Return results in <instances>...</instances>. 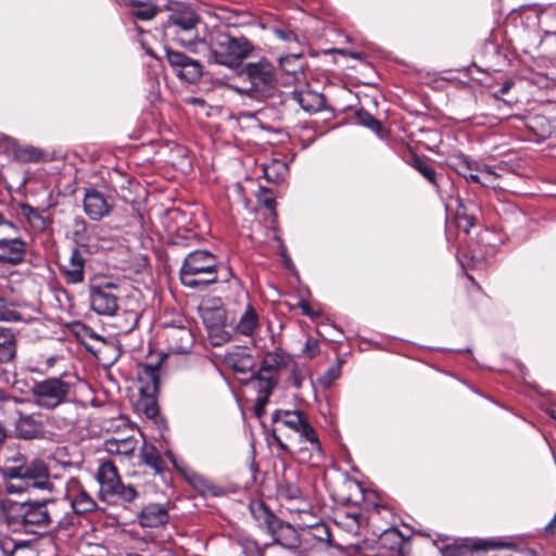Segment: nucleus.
Masks as SVG:
<instances>
[{"mask_svg":"<svg viewBox=\"0 0 556 556\" xmlns=\"http://www.w3.org/2000/svg\"><path fill=\"white\" fill-rule=\"evenodd\" d=\"M77 379L68 374L35 381L31 389L33 402L42 409L54 410L74 403Z\"/></svg>","mask_w":556,"mask_h":556,"instance_id":"nucleus-1","label":"nucleus"},{"mask_svg":"<svg viewBox=\"0 0 556 556\" xmlns=\"http://www.w3.org/2000/svg\"><path fill=\"white\" fill-rule=\"evenodd\" d=\"M238 78L242 80V84L232 86V88L253 99L271 96L278 83L275 66L266 59L247 63L238 72Z\"/></svg>","mask_w":556,"mask_h":556,"instance_id":"nucleus-2","label":"nucleus"},{"mask_svg":"<svg viewBox=\"0 0 556 556\" xmlns=\"http://www.w3.org/2000/svg\"><path fill=\"white\" fill-rule=\"evenodd\" d=\"M2 472L8 493H23L29 488L52 490L48 468L42 460H33L25 465L5 467Z\"/></svg>","mask_w":556,"mask_h":556,"instance_id":"nucleus-3","label":"nucleus"},{"mask_svg":"<svg viewBox=\"0 0 556 556\" xmlns=\"http://www.w3.org/2000/svg\"><path fill=\"white\" fill-rule=\"evenodd\" d=\"M211 270L225 271L222 280L227 281L232 276L230 268L219 266L217 257L206 250H195L190 252L179 270L181 283L188 288L202 289L208 286L210 280H195L192 277L198 274H208Z\"/></svg>","mask_w":556,"mask_h":556,"instance_id":"nucleus-4","label":"nucleus"},{"mask_svg":"<svg viewBox=\"0 0 556 556\" xmlns=\"http://www.w3.org/2000/svg\"><path fill=\"white\" fill-rule=\"evenodd\" d=\"M251 513L257 520L258 526L271 535L274 544H278L288 549L299 547L300 536L295 528L280 520L275 514L267 509L262 502L252 504Z\"/></svg>","mask_w":556,"mask_h":556,"instance_id":"nucleus-5","label":"nucleus"},{"mask_svg":"<svg viewBox=\"0 0 556 556\" xmlns=\"http://www.w3.org/2000/svg\"><path fill=\"white\" fill-rule=\"evenodd\" d=\"M253 51V45L244 37L220 34L211 43V59L230 68L239 67Z\"/></svg>","mask_w":556,"mask_h":556,"instance_id":"nucleus-6","label":"nucleus"},{"mask_svg":"<svg viewBox=\"0 0 556 556\" xmlns=\"http://www.w3.org/2000/svg\"><path fill=\"white\" fill-rule=\"evenodd\" d=\"M91 308L99 315L113 316L118 309V287L113 282L91 285Z\"/></svg>","mask_w":556,"mask_h":556,"instance_id":"nucleus-7","label":"nucleus"},{"mask_svg":"<svg viewBox=\"0 0 556 556\" xmlns=\"http://www.w3.org/2000/svg\"><path fill=\"white\" fill-rule=\"evenodd\" d=\"M198 16L192 10H184L172 14L167 22V31L174 34L176 40L185 46L190 47L197 37L195 25Z\"/></svg>","mask_w":556,"mask_h":556,"instance_id":"nucleus-8","label":"nucleus"},{"mask_svg":"<svg viewBox=\"0 0 556 556\" xmlns=\"http://www.w3.org/2000/svg\"><path fill=\"white\" fill-rule=\"evenodd\" d=\"M64 496L70 503L71 511L74 513L77 523L79 522V516L97 509L96 501L76 478L67 480Z\"/></svg>","mask_w":556,"mask_h":556,"instance_id":"nucleus-9","label":"nucleus"},{"mask_svg":"<svg viewBox=\"0 0 556 556\" xmlns=\"http://www.w3.org/2000/svg\"><path fill=\"white\" fill-rule=\"evenodd\" d=\"M166 58L173 71L187 83H195L202 76V65L182 52L165 48Z\"/></svg>","mask_w":556,"mask_h":556,"instance_id":"nucleus-10","label":"nucleus"},{"mask_svg":"<svg viewBox=\"0 0 556 556\" xmlns=\"http://www.w3.org/2000/svg\"><path fill=\"white\" fill-rule=\"evenodd\" d=\"M48 525H54L58 530H68L77 525L74 513L71 511L70 503L63 495L60 498H45Z\"/></svg>","mask_w":556,"mask_h":556,"instance_id":"nucleus-11","label":"nucleus"},{"mask_svg":"<svg viewBox=\"0 0 556 556\" xmlns=\"http://www.w3.org/2000/svg\"><path fill=\"white\" fill-rule=\"evenodd\" d=\"M168 353L187 354L194 344L192 331L184 325L166 326L163 332Z\"/></svg>","mask_w":556,"mask_h":556,"instance_id":"nucleus-12","label":"nucleus"},{"mask_svg":"<svg viewBox=\"0 0 556 556\" xmlns=\"http://www.w3.org/2000/svg\"><path fill=\"white\" fill-rule=\"evenodd\" d=\"M27 243L21 238L20 231L8 230L7 237L0 238V263L18 265L26 256Z\"/></svg>","mask_w":556,"mask_h":556,"instance_id":"nucleus-13","label":"nucleus"},{"mask_svg":"<svg viewBox=\"0 0 556 556\" xmlns=\"http://www.w3.org/2000/svg\"><path fill=\"white\" fill-rule=\"evenodd\" d=\"M10 409L16 416V419L14 420V432L17 438L33 440L43 435L45 426L38 415L24 414L13 405Z\"/></svg>","mask_w":556,"mask_h":556,"instance_id":"nucleus-14","label":"nucleus"},{"mask_svg":"<svg viewBox=\"0 0 556 556\" xmlns=\"http://www.w3.org/2000/svg\"><path fill=\"white\" fill-rule=\"evenodd\" d=\"M84 211L92 220H101L113 210V202L104 193L94 188H88L84 195Z\"/></svg>","mask_w":556,"mask_h":556,"instance_id":"nucleus-15","label":"nucleus"},{"mask_svg":"<svg viewBox=\"0 0 556 556\" xmlns=\"http://www.w3.org/2000/svg\"><path fill=\"white\" fill-rule=\"evenodd\" d=\"M85 263L83 252L72 249L68 260L60 264V273L67 285H77L84 281Z\"/></svg>","mask_w":556,"mask_h":556,"instance_id":"nucleus-16","label":"nucleus"},{"mask_svg":"<svg viewBox=\"0 0 556 556\" xmlns=\"http://www.w3.org/2000/svg\"><path fill=\"white\" fill-rule=\"evenodd\" d=\"M97 480L100 484V494L104 500L114 496L116 488L122 482L117 468L112 462H104L99 466Z\"/></svg>","mask_w":556,"mask_h":556,"instance_id":"nucleus-17","label":"nucleus"},{"mask_svg":"<svg viewBox=\"0 0 556 556\" xmlns=\"http://www.w3.org/2000/svg\"><path fill=\"white\" fill-rule=\"evenodd\" d=\"M159 371V364H146L138 367V390L141 396L151 397V395H156L160 384Z\"/></svg>","mask_w":556,"mask_h":556,"instance_id":"nucleus-18","label":"nucleus"},{"mask_svg":"<svg viewBox=\"0 0 556 556\" xmlns=\"http://www.w3.org/2000/svg\"><path fill=\"white\" fill-rule=\"evenodd\" d=\"M201 318L208 330L212 343L219 345L225 340L224 334L219 333L225 325V312L220 308L204 307L201 309Z\"/></svg>","mask_w":556,"mask_h":556,"instance_id":"nucleus-19","label":"nucleus"},{"mask_svg":"<svg viewBox=\"0 0 556 556\" xmlns=\"http://www.w3.org/2000/svg\"><path fill=\"white\" fill-rule=\"evenodd\" d=\"M0 149L12 154L21 162H36L40 159V152L33 147L21 146L15 139L0 132Z\"/></svg>","mask_w":556,"mask_h":556,"instance_id":"nucleus-20","label":"nucleus"},{"mask_svg":"<svg viewBox=\"0 0 556 556\" xmlns=\"http://www.w3.org/2000/svg\"><path fill=\"white\" fill-rule=\"evenodd\" d=\"M276 383L277 378H273L268 375H260L257 372L252 377L251 384L257 392V397L255 400V412L257 415H261L264 412Z\"/></svg>","mask_w":556,"mask_h":556,"instance_id":"nucleus-21","label":"nucleus"},{"mask_svg":"<svg viewBox=\"0 0 556 556\" xmlns=\"http://www.w3.org/2000/svg\"><path fill=\"white\" fill-rule=\"evenodd\" d=\"M26 502H15L9 498L0 501V509L5 522L14 530H21L24 527V514L26 513Z\"/></svg>","mask_w":556,"mask_h":556,"instance_id":"nucleus-22","label":"nucleus"},{"mask_svg":"<svg viewBox=\"0 0 556 556\" xmlns=\"http://www.w3.org/2000/svg\"><path fill=\"white\" fill-rule=\"evenodd\" d=\"M225 364L237 372L245 374L254 368L253 356L244 349L235 348L224 355Z\"/></svg>","mask_w":556,"mask_h":556,"instance_id":"nucleus-23","label":"nucleus"},{"mask_svg":"<svg viewBox=\"0 0 556 556\" xmlns=\"http://www.w3.org/2000/svg\"><path fill=\"white\" fill-rule=\"evenodd\" d=\"M48 515L45 500L27 501L26 513L24 514V529L28 527H48Z\"/></svg>","mask_w":556,"mask_h":556,"instance_id":"nucleus-24","label":"nucleus"},{"mask_svg":"<svg viewBox=\"0 0 556 556\" xmlns=\"http://www.w3.org/2000/svg\"><path fill=\"white\" fill-rule=\"evenodd\" d=\"M16 332L12 328L0 326V364L13 362L16 357Z\"/></svg>","mask_w":556,"mask_h":556,"instance_id":"nucleus-25","label":"nucleus"},{"mask_svg":"<svg viewBox=\"0 0 556 556\" xmlns=\"http://www.w3.org/2000/svg\"><path fill=\"white\" fill-rule=\"evenodd\" d=\"M139 521L142 527L148 528L164 526L168 521L167 509L159 504H149L142 508Z\"/></svg>","mask_w":556,"mask_h":556,"instance_id":"nucleus-26","label":"nucleus"},{"mask_svg":"<svg viewBox=\"0 0 556 556\" xmlns=\"http://www.w3.org/2000/svg\"><path fill=\"white\" fill-rule=\"evenodd\" d=\"M511 547L513 544H503L497 542H481L477 543L472 546V548L468 547L464 544H450L442 548V556H471L472 549H495L498 547Z\"/></svg>","mask_w":556,"mask_h":556,"instance_id":"nucleus-27","label":"nucleus"},{"mask_svg":"<svg viewBox=\"0 0 556 556\" xmlns=\"http://www.w3.org/2000/svg\"><path fill=\"white\" fill-rule=\"evenodd\" d=\"M293 100L307 113L319 112L325 105V99L320 93L302 90L293 93Z\"/></svg>","mask_w":556,"mask_h":556,"instance_id":"nucleus-28","label":"nucleus"},{"mask_svg":"<svg viewBox=\"0 0 556 556\" xmlns=\"http://www.w3.org/2000/svg\"><path fill=\"white\" fill-rule=\"evenodd\" d=\"M258 326L260 319L256 311L251 305H248L244 313L239 318L235 329L236 332L242 336L252 337Z\"/></svg>","mask_w":556,"mask_h":556,"instance_id":"nucleus-29","label":"nucleus"},{"mask_svg":"<svg viewBox=\"0 0 556 556\" xmlns=\"http://www.w3.org/2000/svg\"><path fill=\"white\" fill-rule=\"evenodd\" d=\"M137 446V440L134 435L125 438H112L105 441V450L110 454L128 456L134 453Z\"/></svg>","mask_w":556,"mask_h":556,"instance_id":"nucleus-30","label":"nucleus"},{"mask_svg":"<svg viewBox=\"0 0 556 556\" xmlns=\"http://www.w3.org/2000/svg\"><path fill=\"white\" fill-rule=\"evenodd\" d=\"M140 458L143 464L149 466L155 473H161L165 469V463L159 451L152 445L144 443L140 450Z\"/></svg>","mask_w":556,"mask_h":556,"instance_id":"nucleus-31","label":"nucleus"},{"mask_svg":"<svg viewBox=\"0 0 556 556\" xmlns=\"http://www.w3.org/2000/svg\"><path fill=\"white\" fill-rule=\"evenodd\" d=\"M274 420L282 422L286 427L298 431L307 420L305 414L300 410H279L274 415Z\"/></svg>","mask_w":556,"mask_h":556,"instance_id":"nucleus-32","label":"nucleus"},{"mask_svg":"<svg viewBox=\"0 0 556 556\" xmlns=\"http://www.w3.org/2000/svg\"><path fill=\"white\" fill-rule=\"evenodd\" d=\"M29 321L24 314L18 309L17 304L12 301H7L0 296V323H18Z\"/></svg>","mask_w":556,"mask_h":556,"instance_id":"nucleus-33","label":"nucleus"},{"mask_svg":"<svg viewBox=\"0 0 556 556\" xmlns=\"http://www.w3.org/2000/svg\"><path fill=\"white\" fill-rule=\"evenodd\" d=\"M404 542V536L395 527L383 529L379 533V544L390 551H400Z\"/></svg>","mask_w":556,"mask_h":556,"instance_id":"nucleus-34","label":"nucleus"},{"mask_svg":"<svg viewBox=\"0 0 556 556\" xmlns=\"http://www.w3.org/2000/svg\"><path fill=\"white\" fill-rule=\"evenodd\" d=\"M77 414L75 409L66 412L62 415L60 412L53 413L47 417V424L60 431H68L76 422Z\"/></svg>","mask_w":556,"mask_h":556,"instance_id":"nucleus-35","label":"nucleus"},{"mask_svg":"<svg viewBox=\"0 0 556 556\" xmlns=\"http://www.w3.org/2000/svg\"><path fill=\"white\" fill-rule=\"evenodd\" d=\"M21 213L24 218L27 220L28 225L35 231H43L47 227V219L42 216V214L30 206L29 204L21 205Z\"/></svg>","mask_w":556,"mask_h":556,"instance_id":"nucleus-36","label":"nucleus"},{"mask_svg":"<svg viewBox=\"0 0 556 556\" xmlns=\"http://www.w3.org/2000/svg\"><path fill=\"white\" fill-rule=\"evenodd\" d=\"M455 170L466 180L476 182L479 180L480 167L465 156H459L454 165Z\"/></svg>","mask_w":556,"mask_h":556,"instance_id":"nucleus-37","label":"nucleus"},{"mask_svg":"<svg viewBox=\"0 0 556 556\" xmlns=\"http://www.w3.org/2000/svg\"><path fill=\"white\" fill-rule=\"evenodd\" d=\"M281 365V356L275 353H268L264 356L257 372L260 375H268L271 376L273 378H277V374Z\"/></svg>","mask_w":556,"mask_h":556,"instance_id":"nucleus-38","label":"nucleus"},{"mask_svg":"<svg viewBox=\"0 0 556 556\" xmlns=\"http://www.w3.org/2000/svg\"><path fill=\"white\" fill-rule=\"evenodd\" d=\"M409 164L417 172H419L430 184L437 186V173L426 159L414 154L412 156Z\"/></svg>","mask_w":556,"mask_h":556,"instance_id":"nucleus-39","label":"nucleus"},{"mask_svg":"<svg viewBox=\"0 0 556 556\" xmlns=\"http://www.w3.org/2000/svg\"><path fill=\"white\" fill-rule=\"evenodd\" d=\"M131 7L132 15L142 21L153 18L157 11L153 3L143 0H134Z\"/></svg>","mask_w":556,"mask_h":556,"instance_id":"nucleus-40","label":"nucleus"},{"mask_svg":"<svg viewBox=\"0 0 556 556\" xmlns=\"http://www.w3.org/2000/svg\"><path fill=\"white\" fill-rule=\"evenodd\" d=\"M301 494H303L301 489L290 482H282L277 490V496L281 505L293 500H299Z\"/></svg>","mask_w":556,"mask_h":556,"instance_id":"nucleus-41","label":"nucleus"},{"mask_svg":"<svg viewBox=\"0 0 556 556\" xmlns=\"http://www.w3.org/2000/svg\"><path fill=\"white\" fill-rule=\"evenodd\" d=\"M296 432L300 434L302 440L309 443L311 450L313 452L321 453V444L316 434V431L307 420L305 421L303 427H301Z\"/></svg>","mask_w":556,"mask_h":556,"instance_id":"nucleus-42","label":"nucleus"},{"mask_svg":"<svg viewBox=\"0 0 556 556\" xmlns=\"http://www.w3.org/2000/svg\"><path fill=\"white\" fill-rule=\"evenodd\" d=\"M73 237L76 242L85 244L87 243L88 237V227L86 220L77 216L73 220Z\"/></svg>","mask_w":556,"mask_h":556,"instance_id":"nucleus-43","label":"nucleus"},{"mask_svg":"<svg viewBox=\"0 0 556 556\" xmlns=\"http://www.w3.org/2000/svg\"><path fill=\"white\" fill-rule=\"evenodd\" d=\"M497 177L498 175L490 166L484 165L483 167H480L479 180L476 182L488 188H495V180Z\"/></svg>","mask_w":556,"mask_h":556,"instance_id":"nucleus-44","label":"nucleus"},{"mask_svg":"<svg viewBox=\"0 0 556 556\" xmlns=\"http://www.w3.org/2000/svg\"><path fill=\"white\" fill-rule=\"evenodd\" d=\"M290 513H298V514H304L308 513L311 509V504L304 496V494L300 495L299 500H293L291 502H287L286 504L281 505Z\"/></svg>","mask_w":556,"mask_h":556,"instance_id":"nucleus-45","label":"nucleus"},{"mask_svg":"<svg viewBox=\"0 0 556 556\" xmlns=\"http://www.w3.org/2000/svg\"><path fill=\"white\" fill-rule=\"evenodd\" d=\"M357 121L359 124L377 134L380 132L382 128L381 123L377 118L363 110L357 112Z\"/></svg>","mask_w":556,"mask_h":556,"instance_id":"nucleus-46","label":"nucleus"},{"mask_svg":"<svg viewBox=\"0 0 556 556\" xmlns=\"http://www.w3.org/2000/svg\"><path fill=\"white\" fill-rule=\"evenodd\" d=\"M116 489L114 496H117L125 503H131L138 497V492L132 485H125L121 482Z\"/></svg>","mask_w":556,"mask_h":556,"instance_id":"nucleus-47","label":"nucleus"},{"mask_svg":"<svg viewBox=\"0 0 556 556\" xmlns=\"http://www.w3.org/2000/svg\"><path fill=\"white\" fill-rule=\"evenodd\" d=\"M139 406L143 409L144 414L149 418H153L159 414V407L156 405L155 395H151V397L141 396Z\"/></svg>","mask_w":556,"mask_h":556,"instance_id":"nucleus-48","label":"nucleus"},{"mask_svg":"<svg viewBox=\"0 0 556 556\" xmlns=\"http://www.w3.org/2000/svg\"><path fill=\"white\" fill-rule=\"evenodd\" d=\"M26 401L21 397L10 396L2 388H0V407L5 404L8 408L16 406L17 404L25 403Z\"/></svg>","mask_w":556,"mask_h":556,"instance_id":"nucleus-49","label":"nucleus"},{"mask_svg":"<svg viewBox=\"0 0 556 556\" xmlns=\"http://www.w3.org/2000/svg\"><path fill=\"white\" fill-rule=\"evenodd\" d=\"M302 352L308 358L315 357L319 352L318 341L313 338H308Z\"/></svg>","mask_w":556,"mask_h":556,"instance_id":"nucleus-50","label":"nucleus"},{"mask_svg":"<svg viewBox=\"0 0 556 556\" xmlns=\"http://www.w3.org/2000/svg\"><path fill=\"white\" fill-rule=\"evenodd\" d=\"M241 546L245 556H263L260 547L254 541H243Z\"/></svg>","mask_w":556,"mask_h":556,"instance_id":"nucleus-51","label":"nucleus"},{"mask_svg":"<svg viewBox=\"0 0 556 556\" xmlns=\"http://www.w3.org/2000/svg\"><path fill=\"white\" fill-rule=\"evenodd\" d=\"M219 273L220 270H211L208 274H198L193 276L192 278L195 280H210L208 285L217 282L219 280Z\"/></svg>","mask_w":556,"mask_h":556,"instance_id":"nucleus-52","label":"nucleus"},{"mask_svg":"<svg viewBox=\"0 0 556 556\" xmlns=\"http://www.w3.org/2000/svg\"><path fill=\"white\" fill-rule=\"evenodd\" d=\"M345 523L351 528V530H357L359 527V516L356 514H346L344 516Z\"/></svg>","mask_w":556,"mask_h":556,"instance_id":"nucleus-53","label":"nucleus"},{"mask_svg":"<svg viewBox=\"0 0 556 556\" xmlns=\"http://www.w3.org/2000/svg\"><path fill=\"white\" fill-rule=\"evenodd\" d=\"M303 379H304V377L299 370H296V369L292 370L291 376H290V381H291L292 386H294L298 389L301 388Z\"/></svg>","mask_w":556,"mask_h":556,"instance_id":"nucleus-54","label":"nucleus"},{"mask_svg":"<svg viewBox=\"0 0 556 556\" xmlns=\"http://www.w3.org/2000/svg\"><path fill=\"white\" fill-rule=\"evenodd\" d=\"M275 35H276L279 39H281V40H283V41H290V40L294 39V37H295V36H294V34H293L292 31H290V30H283V29H278V28H277V29H275Z\"/></svg>","mask_w":556,"mask_h":556,"instance_id":"nucleus-55","label":"nucleus"},{"mask_svg":"<svg viewBox=\"0 0 556 556\" xmlns=\"http://www.w3.org/2000/svg\"><path fill=\"white\" fill-rule=\"evenodd\" d=\"M4 225L8 230H12L13 232H18V228L11 222H7L4 215L0 212V226Z\"/></svg>","mask_w":556,"mask_h":556,"instance_id":"nucleus-56","label":"nucleus"},{"mask_svg":"<svg viewBox=\"0 0 556 556\" xmlns=\"http://www.w3.org/2000/svg\"><path fill=\"white\" fill-rule=\"evenodd\" d=\"M191 482L192 484L197 488V489H202V488H205L206 486V480L204 478H202L201 476H194L192 479H191Z\"/></svg>","mask_w":556,"mask_h":556,"instance_id":"nucleus-57","label":"nucleus"},{"mask_svg":"<svg viewBox=\"0 0 556 556\" xmlns=\"http://www.w3.org/2000/svg\"><path fill=\"white\" fill-rule=\"evenodd\" d=\"M545 532L549 534H554L556 532V513L555 516L549 521V523L546 525Z\"/></svg>","mask_w":556,"mask_h":556,"instance_id":"nucleus-58","label":"nucleus"},{"mask_svg":"<svg viewBox=\"0 0 556 556\" xmlns=\"http://www.w3.org/2000/svg\"><path fill=\"white\" fill-rule=\"evenodd\" d=\"M313 527L318 532L319 535L321 533H325L327 536H329L328 528L324 523L317 522Z\"/></svg>","mask_w":556,"mask_h":556,"instance_id":"nucleus-59","label":"nucleus"},{"mask_svg":"<svg viewBox=\"0 0 556 556\" xmlns=\"http://www.w3.org/2000/svg\"><path fill=\"white\" fill-rule=\"evenodd\" d=\"M156 556H180L172 551L163 549Z\"/></svg>","mask_w":556,"mask_h":556,"instance_id":"nucleus-60","label":"nucleus"},{"mask_svg":"<svg viewBox=\"0 0 556 556\" xmlns=\"http://www.w3.org/2000/svg\"><path fill=\"white\" fill-rule=\"evenodd\" d=\"M301 307L303 309V313L307 316H312V313H311V309H309V306L307 303H302L301 304Z\"/></svg>","mask_w":556,"mask_h":556,"instance_id":"nucleus-61","label":"nucleus"},{"mask_svg":"<svg viewBox=\"0 0 556 556\" xmlns=\"http://www.w3.org/2000/svg\"><path fill=\"white\" fill-rule=\"evenodd\" d=\"M264 203H265V205H266L267 207H271V206H273V204H274V200H273V199H267V200H265V202H264Z\"/></svg>","mask_w":556,"mask_h":556,"instance_id":"nucleus-62","label":"nucleus"},{"mask_svg":"<svg viewBox=\"0 0 556 556\" xmlns=\"http://www.w3.org/2000/svg\"><path fill=\"white\" fill-rule=\"evenodd\" d=\"M127 556H142V555L137 554V553H131V554H128Z\"/></svg>","mask_w":556,"mask_h":556,"instance_id":"nucleus-63","label":"nucleus"},{"mask_svg":"<svg viewBox=\"0 0 556 556\" xmlns=\"http://www.w3.org/2000/svg\"><path fill=\"white\" fill-rule=\"evenodd\" d=\"M278 443H279V445H280L282 448H285V447H286V445H285L281 441H279V440H278Z\"/></svg>","mask_w":556,"mask_h":556,"instance_id":"nucleus-64","label":"nucleus"}]
</instances>
